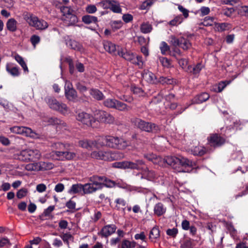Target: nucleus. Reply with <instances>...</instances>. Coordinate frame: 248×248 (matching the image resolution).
<instances>
[{"label":"nucleus","instance_id":"nucleus-32","mask_svg":"<svg viewBox=\"0 0 248 248\" xmlns=\"http://www.w3.org/2000/svg\"><path fill=\"white\" fill-rule=\"evenodd\" d=\"M215 25L216 29L218 31H228L232 28L231 24L226 22L221 23H216Z\"/></svg>","mask_w":248,"mask_h":248},{"label":"nucleus","instance_id":"nucleus-7","mask_svg":"<svg viewBox=\"0 0 248 248\" xmlns=\"http://www.w3.org/2000/svg\"><path fill=\"white\" fill-rule=\"evenodd\" d=\"M10 131L16 134H21L34 139L40 138V135L33 131L31 129L25 126H14L10 128Z\"/></svg>","mask_w":248,"mask_h":248},{"label":"nucleus","instance_id":"nucleus-58","mask_svg":"<svg viewBox=\"0 0 248 248\" xmlns=\"http://www.w3.org/2000/svg\"><path fill=\"white\" fill-rule=\"evenodd\" d=\"M125 161L116 162L112 164V167L115 168L125 169Z\"/></svg>","mask_w":248,"mask_h":248},{"label":"nucleus","instance_id":"nucleus-56","mask_svg":"<svg viewBox=\"0 0 248 248\" xmlns=\"http://www.w3.org/2000/svg\"><path fill=\"white\" fill-rule=\"evenodd\" d=\"M11 245L9 240L7 238H2L0 239V247H10Z\"/></svg>","mask_w":248,"mask_h":248},{"label":"nucleus","instance_id":"nucleus-46","mask_svg":"<svg viewBox=\"0 0 248 248\" xmlns=\"http://www.w3.org/2000/svg\"><path fill=\"white\" fill-rule=\"evenodd\" d=\"M54 123L57 125L56 129L57 130L66 129V124L62 121L55 118L54 120Z\"/></svg>","mask_w":248,"mask_h":248},{"label":"nucleus","instance_id":"nucleus-20","mask_svg":"<svg viewBox=\"0 0 248 248\" xmlns=\"http://www.w3.org/2000/svg\"><path fill=\"white\" fill-rule=\"evenodd\" d=\"M97 144L98 139L95 140H84L79 141V146L88 150H92L93 148L99 149V147L97 146Z\"/></svg>","mask_w":248,"mask_h":248},{"label":"nucleus","instance_id":"nucleus-22","mask_svg":"<svg viewBox=\"0 0 248 248\" xmlns=\"http://www.w3.org/2000/svg\"><path fill=\"white\" fill-rule=\"evenodd\" d=\"M116 230V227L114 224L107 225L102 228L99 234L103 237H108L113 233Z\"/></svg>","mask_w":248,"mask_h":248},{"label":"nucleus","instance_id":"nucleus-24","mask_svg":"<svg viewBox=\"0 0 248 248\" xmlns=\"http://www.w3.org/2000/svg\"><path fill=\"white\" fill-rule=\"evenodd\" d=\"M174 98V95L172 93H169L168 94L164 95V99L165 101L164 102V104L165 108H170L172 109H174L176 108V104L172 102Z\"/></svg>","mask_w":248,"mask_h":248},{"label":"nucleus","instance_id":"nucleus-31","mask_svg":"<svg viewBox=\"0 0 248 248\" xmlns=\"http://www.w3.org/2000/svg\"><path fill=\"white\" fill-rule=\"evenodd\" d=\"M154 211L156 215L160 216L166 212V208L162 203L159 202L155 205Z\"/></svg>","mask_w":248,"mask_h":248},{"label":"nucleus","instance_id":"nucleus-8","mask_svg":"<svg viewBox=\"0 0 248 248\" xmlns=\"http://www.w3.org/2000/svg\"><path fill=\"white\" fill-rule=\"evenodd\" d=\"M104 105L111 108H114L119 111H128L130 108L127 106L125 104L121 102L115 98H108L104 100Z\"/></svg>","mask_w":248,"mask_h":248},{"label":"nucleus","instance_id":"nucleus-28","mask_svg":"<svg viewBox=\"0 0 248 248\" xmlns=\"http://www.w3.org/2000/svg\"><path fill=\"white\" fill-rule=\"evenodd\" d=\"M104 47L107 51L110 54L113 55L117 54L118 46L116 47V45L111 42H105L104 43Z\"/></svg>","mask_w":248,"mask_h":248},{"label":"nucleus","instance_id":"nucleus-9","mask_svg":"<svg viewBox=\"0 0 248 248\" xmlns=\"http://www.w3.org/2000/svg\"><path fill=\"white\" fill-rule=\"evenodd\" d=\"M132 122L140 129L148 132H156L159 130L158 126L155 124L146 122L140 119L135 118Z\"/></svg>","mask_w":248,"mask_h":248},{"label":"nucleus","instance_id":"nucleus-39","mask_svg":"<svg viewBox=\"0 0 248 248\" xmlns=\"http://www.w3.org/2000/svg\"><path fill=\"white\" fill-rule=\"evenodd\" d=\"M0 105L7 111H15L16 108L13 105L5 100H0Z\"/></svg>","mask_w":248,"mask_h":248},{"label":"nucleus","instance_id":"nucleus-3","mask_svg":"<svg viewBox=\"0 0 248 248\" xmlns=\"http://www.w3.org/2000/svg\"><path fill=\"white\" fill-rule=\"evenodd\" d=\"M15 158L21 162L29 163L38 161L42 157L41 152L36 148H27L14 155Z\"/></svg>","mask_w":248,"mask_h":248},{"label":"nucleus","instance_id":"nucleus-11","mask_svg":"<svg viewBox=\"0 0 248 248\" xmlns=\"http://www.w3.org/2000/svg\"><path fill=\"white\" fill-rule=\"evenodd\" d=\"M98 4L103 9H109L115 13H120L122 12L119 2L115 0H102Z\"/></svg>","mask_w":248,"mask_h":248},{"label":"nucleus","instance_id":"nucleus-45","mask_svg":"<svg viewBox=\"0 0 248 248\" xmlns=\"http://www.w3.org/2000/svg\"><path fill=\"white\" fill-rule=\"evenodd\" d=\"M140 31L143 33H148L152 30V26L148 23H143L140 26Z\"/></svg>","mask_w":248,"mask_h":248},{"label":"nucleus","instance_id":"nucleus-41","mask_svg":"<svg viewBox=\"0 0 248 248\" xmlns=\"http://www.w3.org/2000/svg\"><path fill=\"white\" fill-rule=\"evenodd\" d=\"M159 61L164 68H168L172 66L170 60L166 57H159Z\"/></svg>","mask_w":248,"mask_h":248},{"label":"nucleus","instance_id":"nucleus-6","mask_svg":"<svg viewBox=\"0 0 248 248\" xmlns=\"http://www.w3.org/2000/svg\"><path fill=\"white\" fill-rule=\"evenodd\" d=\"M61 11L62 14V19L66 25H74L78 22L74 11L70 7L62 6L61 8Z\"/></svg>","mask_w":248,"mask_h":248},{"label":"nucleus","instance_id":"nucleus-26","mask_svg":"<svg viewBox=\"0 0 248 248\" xmlns=\"http://www.w3.org/2000/svg\"><path fill=\"white\" fill-rule=\"evenodd\" d=\"M142 77L147 82L151 84H155L157 82L156 76L152 72L145 70L142 74Z\"/></svg>","mask_w":248,"mask_h":248},{"label":"nucleus","instance_id":"nucleus-4","mask_svg":"<svg viewBox=\"0 0 248 248\" xmlns=\"http://www.w3.org/2000/svg\"><path fill=\"white\" fill-rule=\"evenodd\" d=\"M69 147V144L58 143L56 144V147L60 151H56L53 153L60 160L73 159L76 157V154L74 152L68 151Z\"/></svg>","mask_w":248,"mask_h":248},{"label":"nucleus","instance_id":"nucleus-16","mask_svg":"<svg viewBox=\"0 0 248 248\" xmlns=\"http://www.w3.org/2000/svg\"><path fill=\"white\" fill-rule=\"evenodd\" d=\"M25 165V169L27 171H40L49 168L48 164L43 161H34Z\"/></svg>","mask_w":248,"mask_h":248},{"label":"nucleus","instance_id":"nucleus-36","mask_svg":"<svg viewBox=\"0 0 248 248\" xmlns=\"http://www.w3.org/2000/svg\"><path fill=\"white\" fill-rule=\"evenodd\" d=\"M17 21L14 18H10L6 23L7 28L11 31H15L17 29Z\"/></svg>","mask_w":248,"mask_h":248},{"label":"nucleus","instance_id":"nucleus-19","mask_svg":"<svg viewBox=\"0 0 248 248\" xmlns=\"http://www.w3.org/2000/svg\"><path fill=\"white\" fill-rule=\"evenodd\" d=\"M208 143L214 147L219 146L225 142V139L217 134L211 135L208 138Z\"/></svg>","mask_w":248,"mask_h":248},{"label":"nucleus","instance_id":"nucleus-54","mask_svg":"<svg viewBox=\"0 0 248 248\" xmlns=\"http://www.w3.org/2000/svg\"><path fill=\"white\" fill-rule=\"evenodd\" d=\"M203 67L204 65L202 63H198L196 65L192 68V71H190V72H192L194 74H198Z\"/></svg>","mask_w":248,"mask_h":248},{"label":"nucleus","instance_id":"nucleus-5","mask_svg":"<svg viewBox=\"0 0 248 248\" xmlns=\"http://www.w3.org/2000/svg\"><path fill=\"white\" fill-rule=\"evenodd\" d=\"M46 101L51 109L62 114H66L69 112V108L66 104L61 101H59L54 97H47L46 98Z\"/></svg>","mask_w":248,"mask_h":248},{"label":"nucleus","instance_id":"nucleus-61","mask_svg":"<svg viewBox=\"0 0 248 248\" xmlns=\"http://www.w3.org/2000/svg\"><path fill=\"white\" fill-rule=\"evenodd\" d=\"M230 83V81H225L219 82L218 84H217L218 86V92H221L227 86V85L229 84Z\"/></svg>","mask_w":248,"mask_h":248},{"label":"nucleus","instance_id":"nucleus-2","mask_svg":"<svg viewBox=\"0 0 248 248\" xmlns=\"http://www.w3.org/2000/svg\"><path fill=\"white\" fill-rule=\"evenodd\" d=\"M128 145L127 142L123 139L111 136H100L98 138L97 146H104L118 149H124Z\"/></svg>","mask_w":248,"mask_h":248},{"label":"nucleus","instance_id":"nucleus-34","mask_svg":"<svg viewBox=\"0 0 248 248\" xmlns=\"http://www.w3.org/2000/svg\"><path fill=\"white\" fill-rule=\"evenodd\" d=\"M6 69L7 71L13 76H18L19 75L18 68L14 66L12 63H7Z\"/></svg>","mask_w":248,"mask_h":248},{"label":"nucleus","instance_id":"nucleus-44","mask_svg":"<svg viewBox=\"0 0 248 248\" xmlns=\"http://www.w3.org/2000/svg\"><path fill=\"white\" fill-rule=\"evenodd\" d=\"M135 246L136 243L135 242L124 240L122 242L119 248H134Z\"/></svg>","mask_w":248,"mask_h":248},{"label":"nucleus","instance_id":"nucleus-59","mask_svg":"<svg viewBox=\"0 0 248 248\" xmlns=\"http://www.w3.org/2000/svg\"><path fill=\"white\" fill-rule=\"evenodd\" d=\"M85 10L89 14H93L97 11V8L94 5L90 4L87 6Z\"/></svg>","mask_w":248,"mask_h":248},{"label":"nucleus","instance_id":"nucleus-51","mask_svg":"<svg viewBox=\"0 0 248 248\" xmlns=\"http://www.w3.org/2000/svg\"><path fill=\"white\" fill-rule=\"evenodd\" d=\"M160 49L162 54H165L170 50V47L165 42H162L160 46Z\"/></svg>","mask_w":248,"mask_h":248},{"label":"nucleus","instance_id":"nucleus-1","mask_svg":"<svg viewBox=\"0 0 248 248\" xmlns=\"http://www.w3.org/2000/svg\"><path fill=\"white\" fill-rule=\"evenodd\" d=\"M165 166L169 165L177 172H188V168L194 165V162L184 157L168 156L165 158Z\"/></svg>","mask_w":248,"mask_h":248},{"label":"nucleus","instance_id":"nucleus-29","mask_svg":"<svg viewBox=\"0 0 248 248\" xmlns=\"http://www.w3.org/2000/svg\"><path fill=\"white\" fill-rule=\"evenodd\" d=\"M209 95L206 93H203L196 96L192 100V104H200L207 100L209 98Z\"/></svg>","mask_w":248,"mask_h":248},{"label":"nucleus","instance_id":"nucleus-33","mask_svg":"<svg viewBox=\"0 0 248 248\" xmlns=\"http://www.w3.org/2000/svg\"><path fill=\"white\" fill-rule=\"evenodd\" d=\"M82 21L86 24H96L98 22V19L96 16L87 15L82 17Z\"/></svg>","mask_w":248,"mask_h":248},{"label":"nucleus","instance_id":"nucleus-48","mask_svg":"<svg viewBox=\"0 0 248 248\" xmlns=\"http://www.w3.org/2000/svg\"><path fill=\"white\" fill-rule=\"evenodd\" d=\"M157 82H160L162 84H172L174 83V79L173 78H169L164 77H161Z\"/></svg>","mask_w":248,"mask_h":248},{"label":"nucleus","instance_id":"nucleus-49","mask_svg":"<svg viewBox=\"0 0 248 248\" xmlns=\"http://www.w3.org/2000/svg\"><path fill=\"white\" fill-rule=\"evenodd\" d=\"M103 152V151H93L91 154V156L93 158L102 160Z\"/></svg>","mask_w":248,"mask_h":248},{"label":"nucleus","instance_id":"nucleus-57","mask_svg":"<svg viewBox=\"0 0 248 248\" xmlns=\"http://www.w3.org/2000/svg\"><path fill=\"white\" fill-rule=\"evenodd\" d=\"M102 160L111 161V151H104Z\"/></svg>","mask_w":248,"mask_h":248},{"label":"nucleus","instance_id":"nucleus-23","mask_svg":"<svg viewBox=\"0 0 248 248\" xmlns=\"http://www.w3.org/2000/svg\"><path fill=\"white\" fill-rule=\"evenodd\" d=\"M89 181L97 190L103 187L104 177L98 176H93L89 178Z\"/></svg>","mask_w":248,"mask_h":248},{"label":"nucleus","instance_id":"nucleus-27","mask_svg":"<svg viewBox=\"0 0 248 248\" xmlns=\"http://www.w3.org/2000/svg\"><path fill=\"white\" fill-rule=\"evenodd\" d=\"M66 44L67 46L70 47L75 50L82 52L83 50V46L79 42L71 39L66 40Z\"/></svg>","mask_w":248,"mask_h":248},{"label":"nucleus","instance_id":"nucleus-30","mask_svg":"<svg viewBox=\"0 0 248 248\" xmlns=\"http://www.w3.org/2000/svg\"><path fill=\"white\" fill-rule=\"evenodd\" d=\"M82 192H83V185L81 184L73 185L68 191L70 194H80Z\"/></svg>","mask_w":248,"mask_h":248},{"label":"nucleus","instance_id":"nucleus-18","mask_svg":"<svg viewBox=\"0 0 248 248\" xmlns=\"http://www.w3.org/2000/svg\"><path fill=\"white\" fill-rule=\"evenodd\" d=\"M117 54L125 60L131 62L132 63L136 62L134 54L129 51H127L125 49L119 46H118Z\"/></svg>","mask_w":248,"mask_h":248},{"label":"nucleus","instance_id":"nucleus-62","mask_svg":"<svg viewBox=\"0 0 248 248\" xmlns=\"http://www.w3.org/2000/svg\"><path fill=\"white\" fill-rule=\"evenodd\" d=\"M104 182H103V186H105L108 187H111L114 186L115 183L114 181H111L109 179H108L106 177H104Z\"/></svg>","mask_w":248,"mask_h":248},{"label":"nucleus","instance_id":"nucleus-37","mask_svg":"<svg viewBox=\"0 0 248 248\" xmlns=\"http://www.w3.org/2000/svg\"><path fill=\"white\" fill-rule=\"evenodd\" d=\"M191 152L194 155H202L206 153V149L203 146H198L192 148Z\"/></svg>","mask_w":248,"mask_h":248},{"label":"nucleus","instance_id":"nucleus-13","mask_svg":"<svg viewBox=\"0 0 248 248\" xmlns=\"http://www.w3.org/2000/svg\"><path fill=\"white\" fill-rule=\"evenodd\" d=\"M95 121L101 123L112 124L114 122V118L110 114L102 110H96L94 113Z\"/></svg>","mask_w":248,"mask_h":248},{"label":"nucleus","instance_id":"nucleus-35","mask_svg":"<svg viewBox=\"0 0 248 248\" xmlns=\"http://www.w3.org/2000/svg\"><path fill=\"white\" fill-rule=\"evenodd\" d=\"M97 191V188L90 183L83 185V194H91Z\"/></svg>","mask_w":248,"mask_h":248},{"label":"nucleus","instance_id":"nucleus-53","mask_svg":"<svg viewBox=\"0 0 248 248\" xmlns=\"http://www.w3.org/2000/svg\"><path fill=\"white\" fill-rule=\"evenodd\" d=\"M61 238L62 239L63 242L69 244V241L72 238V235L70 233H64L60 235Z\"/></svg>","mask_w":248,"mask_h":248},{"label":"nucleus","instance_id":"nucleus-43","mask_svg":"<svg viewBox=\"0 0 248 248\" xmlns=\"http://www.w3.org/2000/svg\"><path fill=\"white\" fill-rule=\"evenodd\" d=\"M183 21V18L181 16H177L173 19L170 20L168 24L171 26H177Z\"/></svg>","mask_w":248,"mask_h":248},{"label":"nucleus","instance_id":"nucleus-25","mask_svg":"<svg viewBox=\"0 0 248 248\" xmlns=\"http://www.w3.org/2000/svg\"><path fill=\"white\" fill-rule=\"evenodd\" d=\"M144 164V162L142 160H136L135 162L132 161H125V169H130L132 170H140V166Z\"/></svg>","mask_w":248,"mask_h":248},{"label":"nucleus","instance_id":"nucleus-40","mask_svg":"<svg viewBox=\"0 0 248 248\" xmlns=\"http://www.w3.org/2000/svg\"><path fill=\"white\" fill-rule=\"evenodd\" d=\"M0 105L7 111H15L16 108L13 105L5 100H0Z\"/></svg>","mask_w":248,"mask_h":248},{"label":"nucleus","instance_id":"nucleus-42","mask_svg":"<svg viewBox=\"0 0 248 248\" xmlns=\"http://www.w3.org/2000/svg\"><path fill=\"white\" fill-rule=\"evenodd\" d=\"M160 235L159 230L156 227H154L150 232L149 238L153 241L154 240L159 237Z\"/></svg>","mask_w":248,"mask_h":248},{"label":"nucleus","instance_id":"nucleus-17","mask_svg":"<svg viewBox=\"0 0 248 248\" xmlns=\"http://www.w3.org/2000/svg\"><path fill=\"white\" fill-rule=\"evenodd\" d=\"M141 172L137 174L140 176L141 179H145L149 181H155L158 179L159 176L155 171L150 170L148 168L142 167L140 169Z\"/></svg>","mask_w":248,"mask_h":248},{"label":"nucleus","instance_id":"nucleus-60","mask_svg":"<svg viewBox=\"0 0 248 248\" xmlns=\"http://www.w3.org/2000/svg\"><path fill=\"white\" fill-rule=\"evenodd\" d=\"M115 202L117 204V206L119 208H123L126 204V202L122 198H118L115 200Z\"/></svg>","mask_w":248,"mask_h":248},{"label":"nucleus","instance_id":"nucleus-64","mask_svg":"<svg viewBox=\"0 0 248 248\" xmlns=\"http://www.w3.org/2000/svg\"><path fill=\"white\" fill-rule=\"evenodd\" d=\"M40 41V38L39 36L36 35H33L31 38V42L34 47L39 43Z\"/></svg>","mask_w":248,"mask_h":248},{"label":"nucleus","instance_id":"nucleus-15","mask_svg":"<svg viewBox=\"0 0 248 248\" xmlns=\"http://www.w3.org/2000/svg\"><path fill=\"white\" fill-rule=\"evenodd\" d=\"M64 93L66 98L69 101L75 102L78 97L77 93L73 88L71 82L67 80L65 81Z\"/></svg>","mask_w":248,"mask_h":248},{"label":"nucleus","instance_id":"nucleus-21","mask_svg":"<svg viewBox=\"0 0 248 248\" xmlns=\"http://www.w3.org/2000/svg\"><path fill=\"white\" fill-rule=\"evenodd\" d=\"M144 157L148 160L152 161L154 164L165 167V158H163L153 154H144Z\"/></svg>","mask_w":248,"mask_h":248},{"label":"nucleus","instance_id":"nucleus-47","mask_svg":"<svg viewBox=\"0 0 248 248\" xmlns=\"http://www.w3.org/2000/svg\"><path fill=\"white\" fill-rule=\"evenodd\" d=\"M123 153L118 151H111V161L115 160H119L124 157Z\"/></svg>","mask_w":248,"mask_h":248},{"label":"nucleus","instance_id":"nucleus-55","mask_svg":"<svg viewBox=\"0 0 248 248\" xmlns=\"http://www.w3.org/2000/svg\"><path fill=\"white\" fill-rule=\"evenodd\" d=\"M155 2V0H146L140 6V9L144 10L150 7Z\"/></svg>","mask_w":248,"mask_h":248},{"label":"nucleus","instance_id":"nucleus-10","mask_svg":"<svg viewBox=\"0 0 248 248\" xmlns=\"http://www.w3.org/2000/svg\"><path fill=\"white\" fill-rule=\"evenodd\" d=\"M28 24L36 30H43L48 27L47 23L44 20L39 19L36 16L31 15L27 19Z\"/></svg>","mask_w":248,"mask_h":248},{"label":"nucleus","instance_id":"nucleus-14","mask_svg":"<svg viewBox=\"0 0 248 248\" xmlns=\"http://www.w3.org/2000/svg\"><path fill=\"white\" fill-rule=\"evenodd\" d=\"M76 119L78 121L88 126H95L94 118L88 113L83 111L79 112L78 113Z\"/></svg>","mask_w":248,"mask_h":248},{"label":"nucleus","instance_id":"nucleus-52","mask_svg":"<svg viewBox=\"0 0 248 248\" xmlns=\"http://www.w3.org/2000/svg\"><path fill=\"white\" fill-rule=\"evenodd\" d=\"M28 192L27 188H22L17 191L16 196L18 199H22L27 195Z\"/></svg>","mask_w":248,"mask_h":248},{"label":"nucleus","instance_id":"nucleus-50","mask_svg":"<svg viewBox=\"0 0 248 248\" xmlns=\"http://www.w3.org/2000/svg\"><path fill=\"white\" fill-rule=\"evenodd\" d=\"M178 63L180 66L186 70H190L192 68L191 67L187 66L188 62L186 59H181L179 60Z\"/></svg>","mask_w":248,"mask_h":248},{"label":"nucleus","instance_id":"nucleus-38","mask_svg":"<svg viewBox=\"0 0 248 248\" xmlns=\"http://www.w3.org/2000/svg\"><path fill=\"white\" fill-rule=\"evenodd\" d=\"M90 93L93 97L97 100H102L104 97L102 93L98 89H91Z\"/></svg>","mask_w":248,"mask_h":248},{"label":"nucleus","instance_id":"nucleus-63","mask_svg":"<svg viewBox=\"0 0 248 248\" xmlns=\"http://www.w3.org/2000/svg\"><path fill=\"white\" fill-rule=\"evenodd\" d=\"M178 9L181 13H183V15L185 18L188 17L189 16V11L187 9H186L180 5H178Z\"/></svg>","mask_w":248,"mask_h":248},{"label":"nucleus","instance_id":"nucleus-12","mask_svg":"<svg viewBox=\"0 0 248 248\" xmlns=\"http://www.w3.org/2000/svg\"><path fill=\"white\" fill-rule=\"evenodd\" d=\"M170 42L172 45L178 46L185 50L189 49L191 46V44L189 40L184 37H181L178 39L172 35L170 37Z\"/></svg>","mask_w":248,"mask_h":248}]
</instances>
